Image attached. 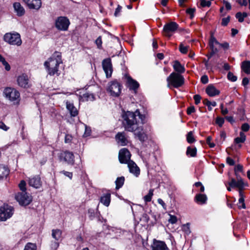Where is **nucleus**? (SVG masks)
I'll return each instance as SVG.
<instances>
[{"label":"nucleus","mask_w":250,"mask_h":250,"mask_svg":"<svg viewBox=\"0 0 250 250\" xmlns=\"http://www.w3.org/2000/svg\"><path fill=\"white\" fill-rule=\"evenodd\" d=\"M127 166L130 173L133 174L136 177L139 175L140 173V168L133 161H129Z\"/></svg>","instance_id":"aec40b11"},{"label":"nucleus","mask_w":250,"mask_h":250,"mask_svg":"<svg viewBox=\"0 0 250 250\" xmlns=\"http://www.w3.org/2000/svg\"><path fill=\"white\" fill-rule=\"evenodd\" d=\"M5 97L11 101H18L20 94L18 91L11 87H6L3 92Z\"/></svg>","instance_id":"6e6552de"},{"label":"nucleus","mask_w":250,"mask_h":250,"mask_svg":"<svg viewBox=\"0 0 250 250\" xmlns=\"http://www.w3.org/2000/svg\"><path fill=\"white\" fill-rule=\"evenodd\" d=\"M125 78L126 80L127 86L129 89L132 90L135 93H136L137 90L139 87V83L136 80L133 79L130 76L126 75Z\"/></svg>","instance_id":"4468645a"},{"label":"nucleus","mask_w":250,"mask_h":250,"mask_svg":"<svg viewBox=\"0 0 250 250\" xmlns=\"http://www.w3.org/2000/svg\"><path fill=\"white\" fill-rule=\"evenodd\" d=\"M19 187L20 189L22 191L21 192H25L26 190V182L24 180L21 181L19 185Z\"/></svg>","instance_id":"a19ab883"},{"label":"nucleus","mask_w":250,"mask_h":250,"mask_svg":"<svg viewBox=\"0 0 250 250\" xmlns=\"http://www.w3.org/2000/svg\"><path fill=\"white\" fill-rule=\"evenodd\" d=\"M226 161L227 163L230 166H234L235 164L234 161L230 157H227Z\"/></svg>","instance_id":"680f3d73"},{"label":"nucleus","mask_w":250,"mask_h":250,"mask_svg":"<svg viewBox=\"0 0 250 250\" xmlns=\"http://www.w3.org/2000/svg\"><path fill=\"white\" fill-rule=\"evenodd\" d=\"M131 154L126 148L121 149L119 153V160L122 164H128L130 160Z\"/></svg>","instance_id":"f8f14e48"},{"label":"nucleus","mask_w":250,"mask_h":250,"mask_svg":"<svg viewBox=\"0 0 250 250\" xmlns=\"http://www.w3.org/2000/svg\"><path fill=\"white\" fill-rule=\"evenodd\" d=\"M81 101H93L95 100V96L93 94L86 93L83 94L81 97Z\"/></svg>","instance_id":"c756f323"},{"label":"nucleus","mask_w":250,"mask_h":250,"mask_svg":"<svg viewBox=\"0 0 250 250\" xmlns=\"http://www.w3.org/2000/svg\"><path fill=\"white\" fill-rule=\"evenodd\" d=\"M91 129L90 127L87 126L85 125V131L83 134V136L87 137L90 135L91 134Z\"/></svg>","instance_id":"49530a36"},{"label":"nucleus","mask_w":250,"mask_h":250,"mask_svg":"<svg viewBox=\"0 0 250 250\" xmlns=\"http://www.w3.org/2000/svg\"><path fill=\"white\" fill-rule=\"evenodd\" d=\"M124 182L125 177L124 176L118 177L115 181L116 188L119 189L120 188H121L123 186Z\"/></svg>","instance_id":"473e14b6"},{"label":"nucleus","mask_w":250,"mask_h":250,"mask_svg":"<svg viewBox=\"0 0 250 250\" xmlns=\"http://www.w3.org/2000/svg\"><path fill=\"white\" fill-rule=\"evenodd\" d=\"M122 85L117 81L114 80L108 83L107 90L113 97H118L121 92Z\"/></svg>","instance_id":"423d86ee"},{"label":"nucleus","mask_w":250,"mask_h":250,"mask_svg":"<svg viewBox=\"0 0 250 250\" xmlns=\"http://www.w3.org/2000/svg\"><path fill=\"white\" fill-rule=\"evenodd\" d=\"M167 81L169 84L171 85L175 88H178L184 84L185 79L181 74L172 72L167 78Z\"/></svg>","instance_id":"7ed1b4c3"},{"label":"nucleus","mask_w":250,"mask_h":250,"mask_svg":"<svg viewBox=\"0 0 250 250\" xmlns=\"http://www.w3.org/2000/svg\"><path fill=\"white\" fill-rule=\"evenodd\" d=\"M111 195L110 193H106L101 196L100 202L105 206L108 207L111 200Z\"/></svg>","instance_id":"a878e982"},{"label":"nucleus","mask_w":250,"mask_h":250,"mask_svg":"<svg viewBox=\"0 0 250 250\" xmlns=\"http://www.w3.org/2000/svg\"><path fill=\"white\" fill-rule=\"evenodd\" d=\"M187 141L189 144H192L195 142L192 131H189L187 135Z\"/></svg>","instance_id":"f704fd0d"},{"label":"nucleus","mask_w":250,"mask_h":250,"mask_svg":"<svg viewBox=\"0 0 250 250\" xmlns=\"http://www.w3.org/2000/svg\"><path fill=\"white\" fill-rule=\"evenodd\" d=\"M168 221L169 223L174 224L176 223L177 221V217L175 216L170 215Z\"/></svg>","instance_id":"4d7b16f0"},{"label":"nucleus","mask_w":250,"mask_h":250,"mask_svg":"<svg viewBox=\"0 0 250 250\" xmlns=\"http://www.w3.org/2000/svg\"><path fill=\"white\" fill-rule=\"evenodd\" d=\"M223 3L225 4L226 8L228 10H230L231 9V6L228 1L223 0Z\"/></svg>","instance_id":"e2e57ef3"},{"label":"nucleus","mask_w":250,"mask_h":250,"mask_svg":"<svg viewBox=\"0 0 250 250\" xmlns=\"http://www.w3.org/2000/svg\"><path fill=\"white\" fill-rule=\"evenodd\" d=\"M235 17L240 22H242L244 20V18L243 17L242 14L240 12H237L236 14Z\"/></svg>","instance_id":"a18cd8bd"},{"label":"nucleus","mask_w":250,"mask_h":250,"mask_svg":"<svg viewBox=\"0 0 250 250\" xmlns=\"http://www.w3.org/2000/svg\"><path fill=\"white\" fill-rule=\"evenodd\" d=\"M61 172L63 174H64L65 176L69 177L70 179H72V176H73V173L72 172L66 171L64 170H63V171H61Z\"/></svg>","instance_id":"bf43d9fd"},{"label":"nucleus","mask_w":250,"mask_h":250,"mask_svg":"<svg viewBox=\"0 0 250 250\" xmlns=\"http://www.w3.org/2000/svg\"><path fill=\"white\" fill-rule=\"evenodd\" d=\"M70 21L66 17L61 16L56 20L55 25L56 28L61 31H66L68 30Z\"/></svg>","instance_id":"0eeeda50"},{"label":"nucleus","mask_w":250,"mask_h":250,"mask_svg":"<svg viewBox=\"0 0 250 250\" xmlns=\"http://www.w3.org/2000/svg\"><path fill=\"white\" fill-rule=\"evenodd\" d=\"M173 67L174 70L177 72V73L181 74L185 72V68L178 61H175L173 62Z\"/></svg>","instance_id":"5701e85b"},{"label":"nucleus","mask_w":250,"mask_h":250,"mask_svg":"<svg viewBox=\"0 0 250 250\" xmlns=\"http://www.w3.org/2000/svg\"><path fill=\"white\" fill-rule=\"evenodd\" d=\"M72 140V136L71 135L67 134L65 136L64 142L65 143H70Z\"/></svg>","instance_id":"3c124183"},{"label":"nucleus","mask_w":250,"mask_h":250,"mask_svg":"<svg viewBox=\"0 0 250 250\" xmlns=\"http://www.w3.org/2000/svg\"><path fill=\"white\" fill-rule=\"evenodd\" d=\"M237 188L241 189L244 187V183L242 180V179L239 177H238L237 176Z\"/></svg>","instance_id":"e433bc0d"},{"label":"nucleus","mask_w":250,"mask_h":250,"mask_svg":"<svg viewBox=\"0 0 250 250\" xmlns=\"http://www.w3.org/2000/svg\"><path fill=\"white\" fill-rule=\"evenodd\" d=\"M152 250H169L164 241L154 240L152 245Z\"/></svg>","instance_id":"6ab92c4d"},{"label":"nucleus","mask_w":250,"mask_h":250,"mask_svg":"<svg viewBox=\"0 0 250 250\" xmlns=\"http://www.w3.org/2000/svg\"><path fill=\"white\" fill-rule=\"evenodd\" d=\"M102 66L106 77L107 78L111 77L113 72L111 59L110 58L104 59L102 62Z\"/></svg>","instance_id":"ddd939ff"},{"label":"nucleus","mask_w":250,"mask_h":250,"mask_svg":"<svg viewBox=\"0 0 250 250\" xmlns=\"http://www.w3.org/2000/svg\"><path fill=\"white\" fill-rule=\"evenodd\" d=\"M95 43L98 48L101 49L102 48V41L101 37H99L95 41Z\"/></svg>","instance_id":"09e8293b"},{"label":"nucleus","mask_w":250,"mask_h":250,"mask_svg":"<svg viewBox=\"0 0 250 250\" xmlns=\"http://www.w3.org/2000/svg\"><path fill=\"white\" fill-rule=\"evenodd\" d=\"M203 103L206 105H212L213 106H215L217 105L215 102H211L207 99H204Z\"/></svg>","instance_id":"79ce46f5"},{"label":"nucleus","mask_w":250,"mask_h":250,"mask_svg":"<svg viewBox=\"0 0 250 250\" xmlns=\"http://www.w3.org/2000/svg\"><path fill=\"white\" fill-rule=\"evenodd\" d=\"M219 45L223 47L224 49H228L229 48V44L226 42L222 43H220Z\"/></svg>","instance_id":"338daca9"},{"label":"nucleus","mask_w":250,"mask_h":250,"mask_svg":"<svg viewBox=\"0 0 250 250\" xmlns=\"http://www.w3.org/2000/svg\"><path fill=\"white\" fill-rule=\"evenodd\" d=\"M62 63L61 53L55 51L48 60L44 62V65L49 75L53 76L57 74L59 76L60 73H58V67Z\"/></svg>","instance_id":"f03ea898"},{"label":"nucleus","mask_w":250,"mask_h":250,"mask_svg":"<svg viewBox=\"0 0 250 250\" xmlns=\"http://www.w3.org/2000/svg\"><path fill=\"white\" fill-rule=\"evenodd\" d=\"M37 247L35 243H27L24 248V250H37Z\"/></svg>","instance_id":"72a5a7b5"},{"label":"nucleus","mask_w":250,"mask_h":250,"mask_svg":"<svg viewBox=\"0 0 250 250\" xmlns=\"http://www.w3.org/2000/svg\"><path fill=\"white\" fill-rule=\"evenodd\" d=\"M229 186L231 188H237V181L234 178H232L230 181L229 183Z\"/></svg>","instance_id":"603ef678"},{"label":"nucleus","mask_w":250,"mask_h":250,"mask_svg":"<svg viewBox=\"0 0 250 250\" xmlns=\"http://www.w3.org/2000/svg\"><path fill=\"white\" fill-rule=\"evenodd\" d=\"M195 11L194 8H188L186 10V13L190 16V18L192 19L194 17V13Z\"/></svg>","instance_id":"de8ad7c7"},{"label":"nucleus","mask_w":250,"mask_h":250,"mask_svg":"<svg viewBox=\"0 0 250 250\" xmlns=\"http://www.w3.org/2000/svg\"><path fill=\"white\" fill-rule=\"evenodd\" d=\"M237 206L239 209H245L246 208L245 204L244 195L241 190H239V198L237 203Z\"/></svg>","instance_id":"bb28decb"},{"label":"nucleus","mask_w":250,"mask_h":250,"mask_svg":"<svg viewBox=\"0 0 250 250\" xmlns=\"http://www.w3.org/2000/svg\"><path fill=\"white\" fill-rule=\"evenodd\" d=\"M224 123V119L223 118L218 117L216 119V123L219 125V126H222Z\"/></svg>","instance_id":"8fccbe9b"},{"label":"nucleus","mask_w":250,"mask_h":250,"mask_svg":"<svg viewBox=\"0 0 250 250\" xmlns=\"http://www.w3.org/2000/svg\"><path fill=\"white\" fill-rule=\"evenodd\" d=\"M207 197L205 194H197L195 198V201L199 204H205L207 201Z\"/></svg>","instance_id":"cd10ccee"},{"label":"nucleus","mask_w":250,"mask_h":250,"mask_svg":"<svg viewBox=\"0 0 250 250\" xmlns=\"http://www.w3.org/2000/svg\"><path fill=\"white\" fill-rule=\"evenodd\" d=\"M0 128L4 131H7L9 129V127H7L3 122H0Z\"/></svg>","instance_id":"0e129e2a"},{"label":"nucleus","mask_w":250,"mask_h":250,"mask_svg":"<svg viewBox=\"0 0 250 250\" xmlns=\"http://www.w3.org/2000/svg\"><path fill=\"white\" fill-rule=\"evenodd\" d=\"M245 141L244 139H242L240 137H237L234 139V142L236 144H239L244 143Z\"/></svg>","instance_id":"774afa93"},{"label":"nucleus","mask_w":250,"mask_h":250,"mask_svg":"<svg viewBox=\"0 0 250 250\" xmlns=\"http://www.w3.org/2000/svg\"><path fill=\"white\" fill-rule=\"evenodd\" d=\"M17 83L18 85L21 87L27 88L30 87L28 77L25 74H22L19 76L17 78Z\"/></svg>","instance_id":"dca6fc26"},{"label":"nucleus","mask_w":250,"mask_h":250,"mask_svg":"<svg viewBox=\"0 0 250 250\" xmlns=\"http://www.w3.org/2000/svg\"><path fill=\"white\" fill-rule=\"evenodd\" d=\"M200 4L202 7H209L211 5V2L209 0L206 1V0H200Z\"/></svg>","instance_id":"ea45409f"},{"label":"nucleus","mask_w":250,"mask_h":250,"mask_svg":"<svg viewBox=\"0 0 250 250\" xmlns=\"http://www.w3.org/2000/svg\"><path fill=\"white\" fill-rule=\"evenodd\" d=\"M209 43H213L214 44H218L219 45V42L217 41V40L216 39V38L214 37V36H213V33H212L211 34V35H210V40H209Z\"/></svg>","instance_id":"37998d69"},{"label":"nucleus","mask_w":250,"mask_h":250,"mask_svg":"<svg viewBox=\"0 0 250 250\" xmlns=\"http://www.w3.org/2000/svg\"><path fill=\"white\" fill-rule=\"evenodd\" d=\"M153 191L154 190L153 189H150L149 190L148 193L144 197V199L146 203L151 201L152 197L153 195Z\"/></svg>","instance_id":"c9c22d12"},{"label":"nucleus","mask_w":250,"mask_h":250,"mask_svg":"<svg viewBox=\"0 0 250 250\" xmlns=\"http://www.w3.org/2000/svg\"><path fill=\"white\" fill-rule=\"evenodd\" d=\"M250 129V125L247 123L243 124L241 126V129L243 131H248Z\"/></svg>","instance_id":"6e6d98bb"},{"label":"nucleus","mask_w":250,"mask_h":250,"mask_svg":"<svg viewBox=\"0 0 250 250\" xmlns=\"http://www.w3.org/2000/svg\"><path fill=\"white\" fill-rule=\"evenodd\" d=\"M62 231L59 229H53L52 230V236L56 240H59L61 237Z\"/></svg>","instance_id":"7c9ffc66"},{"label":"nucleus","mask_w":250,"mask_h":250,"mask_svg":"<svg viewBox=\"0 0 250 250\" xmlns=\"http://www.w3.org/2000/svg\"><path fill=\"white\" fill-rule=\"evenodd\" d=\"M195 111V107L194 106H191L187 109V114L190 115Z\"/></svg>","instance_id":"052dcab7"},{"label":"nucleus","mask_w":250,"mask_h":250,"mask_svg":"<svg viewBox=\"0 0 250 250\" xmlns=\"http://www.w3.org/2000/svg\"><path fill=\"white\" fill-rule=\"evenodd\" d=\"M123 125L125 130L133 132L139 140L144 142L147 139L146 134L143 132V125L145 117L137 110L135 112L127 111L123 115Z\"/></svg>","instance_id":"f257e3e1"},{"label":"nucleus","mask_w":250,"mask_h":250,"mask_svg":"<svg viewBox=\"0 0 250 250\" xmlns=\"http://www.w3.org/2000/svg\"><path fill=\"white\" fill-rule=\"evenodd\" d=\"M241 68L245 73L250 74V61H246L242 62Z\"/></svg>","instance_id":"c85d7f7f"},{"label":"nucleus","mask_w":250,"mask_h":250,"mask_svg":"<svg viewBox=\"0 0 250 250\" xmlns=\"http://www.w3.org/2000/svg\"><path fill=\"white\" fill-rule=\"evenodd\" d=\"M201 81L203 84H206L208 82V77L205 75L201 77Z\"/></svg>","instance_id":"13d9d810"},{"label":"nucleus","mask_w":250,"mask_h":250,"mask_svg":"<svg viewBox=\"0 0 250 250\" xmlns=\"http://www.w3.org/2000/svg\"><path fill=\"white\" fill-rule=\"evenodd\" d=\"M15 198L19 204L22 206L29 205L32 201L31 196L28 195L26 192H19L16 194Z\"/></svg>","instance_id":"9d476101"},{"label":"nucleus","mask_w":250,"mask_h":250,"mask_svg":"<svg viewBox=\"0 0 250 250\" xmlns=\"http://www.w3.org/2000/svg\"><path fill=\"white\" fill-rule=\"evenodd\" d=\"M193 99L195 101V104H198L200 103L201 97L198 94L194 95Z\"/></svg>","instance_id":"864d4df0"},{"label":"nucleus","mask_w":250,"mask_h":250,"mask_svg":"<svg viewBox=\"0 0 250 250\" xmlns=\"http://www.w3.org/2000/svg\"><path fill=\"white\" fill-rule=\"evenodd\" d=\"M14 11L19 17L22 16L25 14V10L23 7L20 2H14L13 3Z\"/></svg>","instance_id":"412c9836"},{"label":"nucleus","mask_w":250,"mask_h":250,"mask_svg":"<svg viewBox=\"0 0 250 250\" xmlns=\"http://www.w3.org/2000/svg\"><path fill=\"white\" fill-rule=\"evenodd\" d=\"M188 46H184L182 43L179 45V50L183 54H186L188 51Z\"/></svg>","instance_id":"4c0bfd02"},{"label":"nucleus","mask_w":250,"mask_h":250,"mask_svg":"<svg viewBox=\"0 0 250 250\" xmlns=\"http://www.w3.org/2000/svg\"><path fill=\"white\" fill-rule=\"evenodd\" d=\"M243 166L241 165H237L235 166V168H234V171H235V174L237 175V172L238 171H240V172H241L243 170Z\"/></svg>","instance_id":"5fc2aeb1"},{"label":"nucleus","mask_w":250,"mask_h":250,"mask_svg":"<svg viewBox=\"0 0 250 250\" xmlns=\"http://www.w3.org/2000/svg\"><path fill=\"white\" fill-rule=\"evenodd\" d=\"M59 157L60 161H63L71 165L74 164V156L71 152L69 151H63L60 154Z\"/></svg>","instance_id":"9b49d317"},{"label":"nucleus","mask_w":250,"mask_h":250,"mask_svg":"<svg viewBox=\"0 0 250 250\" xmlns=\"http://www.w3.org/2000/svg\"><path fill=\"white\" fill-rule=\"evenodd\" d=\"M9 173V169L7 166L0 164V180L7 177Z\"/></svg>","instance_id":"b1692460"},{"label":"nucleus","mask_w":250,"mask_h":250,"mask_svg":"<svg viewBox=\"0 0 250 250\" xmlns=\"http://www.w3.org/2000/svg\"><path fill=\"white\" fill-rule=\"evenodd\" d=\"M227 77L229 80L231 82H235L237 80V77L234 76L232 73L229 72L228 73Z\"/></svg>","instance_id":"58836bf2"},{"label":"nucleus","mask_w":250,"mask_h":250,"mask_svg":"<svg viewBox=\"0 0 250 250\" xmlns=\"http://www.w3.org/2000/svg\"><path fill=\"white\" fill-rule=\"evenodd\" d=\"M115 139L118 144L121 146H126L128 143L127 138L124 132H118L115 136Z\"/></svg>","instance_id":"2eb2a0df"},{"label":"nucleus","mask_w":250,"mask_h":250,"mask_svg":"<svg viewBox=\"0 0 250 250\" xmlns=\"http://www.w3.org/2000/svg\"><path fill=\"white\" fill-rule=\"evenodd\" d=\"M122 8V6H121L120 5L118 6V7L116 9L115 13H114V15L116 17L118 16L119 15V13L121 11Z\"/></svg>","instance_id":"69168bd1"},{"label":"nucleus","mask_w":250,"mask_h":250,"mask_svg":"<svg viewBox=\"0 0 250 250\" xmlns=\"http://www.w3.org/2000/svg\"><path fill=\"white\" fill-rule=\"evenodd\" d=\"M29 8L39 10L42 6L41 0H23Z\"/></svg>","instance_id":"a211bd4d"},{"label":"nucleus","mask_w":250,"mask_h":250,"mask_svg":"<svg viewBox=\"0 0 250 250\" xmlns=\"http://www.w3.org/2000/svg\"><path fill=\"white\" fill-rule=\"evenodd\" d=\"M178 28V24L173 21L166 24L163 27L164 35L167 37H170Z\"/></svg>","instance_id":"1a4fd4ad"},{"label":"nucleus","mask_w":250,"mask_h":250,"mask_svg":"<svg viewBox=\"0 0 250 250\" xmlns=\"http://www.w3.org/2000/svg\"><path fill=\"white\" fill-rule=\"evenodd\" d=\"M230 16H229L226 18H223L221 22L222 25L224 26H227L230 21Z\"/></svg>","instance_id":"c03bdc74"},{"label":"nucleus","mask_w":250,"mask_h":250,"mask_svg":"<svg viewBox=\"0 0 250 250\" xmlns=\"http://www.w3.org/2000/svg\"><path fill=\"white\" fill-rule=\"evenodd\" d=\"M186 154L187 155H189L190 157H195L197 154V149L196 147H191L190 146L188 147L187 150L186 151Z\"/></svg>","instance_id":"2f4dec72"},{"label":"nucleus","mask_w":250,"mask_h":250,"mask_svg":"<svg viewBox=\"0 0 250 250\" xmlns=\"http://www.w3.org/2000/svg\"><path fill=\"white\" fill-rule=\"evenodd\" d=\"M14 208L7 204L0 207V220L5 221L11 217L14 213Z\"/></svg>","instance_id":"39448f33"},{"label":"nucleus","mask_w":250,"mask_h":250,"mask_svg":"<svg viewBox=\"0 0 250 250\" xmlns=\"http://www.w3.org/2000/svg\"><path fill=\"white\" fill-rule=\"evenodd\" d=\"M3 39L4 41L11 45L20 46L22 43L21 36L18 33H6L4 36Z\"/></svg>","instance_id":"20e7f679"},{"label":"nucleus","mask_w":250,"mask_h":250,"mask_svg":"<svg viewBox=\"0 0 250 250\" xmlns=\"http://www.w3.org/2000/svg\"><path fill=\"white\" fill-rule=\"evenodd\" d=\"M29 185L36 188H40L42 185L41 177L39 175L34 176L29 179Z\"/></svg>","instance_id":"f3484780"},{"label":"nucleus","mask_w":250,"mask_h":250,"mask_svg":"<svg viewBox=\"0 0 250 250\" xmlns=\"http://www.w3.org/2000/svg\"><path fill=\"white\" fill-rule=\"evenodd\" d=\"M66 108L69 111L71 116L75 117L78 114V111L77 108L74 106L73 104L69 102H66Z\"/></svg>","instance_id":"393cba45"},{"label":"nucleus","mask_w":250,"mask_h":250,"mask_svg":"<svg viewBox=\"0 0 250 250\" xmlns=\"http://www.w3.org/2000/svg\"><path fill=\"white\" fill-rule=\"evenodd\" d=\"M206 92L210 97H214L219 95L220 93V91L211 84L208 86L206 89Z\"/></svg>","instance_id":"4be33fe9"}]
</instances>
